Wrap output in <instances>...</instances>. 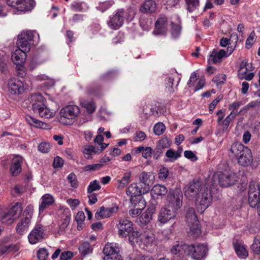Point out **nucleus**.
<instances>
[{
    "mask_svg": "<svg viewBox=\"0 0 260 260\" xmlns=\"http://www.w3.org/2000/svg\"><path fill=\"white\" fill-rule=\"evenodd\" d=\"M174 81V79L172 77H167L165 79V91L170 95L175 91Z\"/></svg>",
    "mask_w": 260,
    "mask_h": 260,
    "instance_id": "72a5a7b5",
    "label": "nucleus"
},
{
    "mask_svg": "<svg viewBox=\"0 0 260 260\" xmlns=\"http://www.w3.org/2000/svg\"><path fill=\"white\" fill-rule=\"evenodd\" d=\"M78 249L81 254L84 256L91 253L92 251V248L90 243L88 242L82 243L79 246Z\"/></svg>",
    "mask_w": 260,
    "mask_h": 260,
    "instance_id": "f704fd0d",
    "label": "nucleus"
},
{
    "mask_svg": "<svg viewBox=\"0 0 260 260\" xmlns=\"http://www.w3.org/2000/svg\"><path fill=\"white\" fill-rule=\"evenodd\" d=\"M142 233H140L139 232L137 231H134V229L131 232L129 236V240L130 242H134L135 240L136 242H138V240L140 241V236L142 235Z\"/></svg>",
    "mask_w": 260,
    "mask_h": 260,
    "instance_id": "3c124183",
    "label": "nucleus"
},
{
    "mask_svg": "<svg viewBox=\"0 0 260 260\" xmlns=\"http://www.w3.org/2000/svg\"><path fill=\"white\" fill-rule=\"evenodd\" d=\"M170 206H166L161 208L158 215V220L162 223H166L171 219H174L176 216V211Z\"/></svg>",
    "mask_w": 260,
    "mask_h": 260,
    "instance_id": "f8f14e48",
    "label": "nucleus"
},
{
    "mask_svg": "<svg viewBox=\"0 0 260 260\" xmlns=\"http://www.w3.org/2000/svg\"><path fill=\"white\" fill-rule=\"evenodd\" d=\"M45 99L44 97L39 93L32 94L30 96V103L32 105V109L33 111H35L36 106L39 107L43 106L44 104Z\"/></svg>",
    "mask_w": 260,
    "mask_h": 260,
    "instance_id": "b1692460",
    "label": "nucleus"
},
{
    "mask_svg": "<svg viewBox=\"0 0 260 260\" xmlns=\"http://www.w3.org/2000/svg\"><path fill=\"white\" fill-rule=\"evenodd\" d=\"M124 13L123 9L118 10L108 22V26L113 29H117L120 28L124 22Z\"/></svg>",
    "mask_w": 260,
    "mask_h": 260,
    "instance_id": "f3484780",
    "label": "nucleus"
},
{
    "mask_svg": "<svg viewBox=\"0 0 260 260\" xmlns=\"http://www.w3.org/2000/svg\"><path fill=\"white\" fill-rule=\"evenodd\" d=\"M70 216H66V217L63 219V221L62 223L59 225V230L58 233L59 234H61L62 232H63L65 229L67 228L70 222Z\"/></svg>",
    "mask_w": 260,
    "mask_h": 260,
    "instance_id": "603ef678",
    "label": "nucleus"
},
{
    "mask_svg": "<svg viewBox=\"0 0 260 260\" xmlns=\"http://www.w3.org/2000/svg\"><path fill=\"white\" fill-rule=\"evenodd\" d=\"M154 209L153 208H148L142 214L141 216V221L146 224L150 222L152 219Z\"/></svg>",
    "mask_w": 260,
    "mask_h": 260,
    "instance_id": "e433bc0d",
    "label": "nucleus"
},
{
    "mask_svg": "<svg viewBox=\"0 0 260 260\" xmlns=\"http://www.w3.org/2000/svg\"><path fill=\"white\" fill-rule=\"evenodd\" d=\"M165 149L161 148L156 144V146L153 152V157L155 159H158L160 156L163 153Z\"/></svg>",
    "mask_w": 260,
    "mask_h": 260,
    "instance_id": "4d7b16f0",
    "label": "nucleus"
},
{
    "mask_svg": "<svg viewBox=\"0 0 260 260\" xmlns=\"http://www.w3.org/2000/svg\"><path fill=\"white\" fill-rule=\"evenodd\" d=\"M171 144V141L167 136H164L157 143V144L161 147V148H164V149L170 147Z\"/></svg>",
    "mask_w": 260,
    "mask_h": 260,
    "instance_id": "8fccbe9b",
    "label": "nucleus"
},
{
    "mask_svg": "<svg viewBox=\"0 0 260 260\" xmlns=\"http://www.w3.org/2000/svg\"><path fill=\"white\" fill-rule=\"evenodd\" d=\"M83 153L85 156L87 158H90V156L95 154H99V151H98V147L90 145L87 148H84L83 150Z\"/></svg>",
    "mask_w": 260,
    "mask_h": 260,
    "instance_id": "a19ab883",
    "label": "nucleus"
},
{
    "mask_svg": "<svg viewBox=\"0 0 260 260\" xmlns=\"http://www.w3.org/2000/svg\"><path fill=\"white\" fill-rule=\"evenodd\" d=\"M234 246L235 251L239 257L245 258L248 256V253L244 245L236 243Z\"/></svg>",
    "mask_w": 260,
    "mask_h": 260,
    "instance_id": "473e14b6",
    "label": "nucleus"
},
{
    "mask_svg": "<svg viewBox=\"0 0 260 260\" xmlns=\"http://www.w3.org/2000/svg\"><path fill=\"white\" fill-rule=\"evenodd\" d=\"M186 9L189 12H192L198 9L200 6V0H185Z\"/></svg>",
    "mask_w": 260,
    "mask_h": 260,
    "instance_id": "58836bf2",
    "label": "nucleus"
},
{
    "mask_svg": "<svg viewBox=\"0 0 260 260\" xmlns=\"http://www.w3.org/2000/svg\"><path fill=\"white\" fill-rule=\"evenodd\" d=\"M166 156L169 158L170 161H174L181 156L180 153L175 152L172 149H169L166 152Z\"/></svg>",
    "mask_w": 260,
    "mask_h": 260,
    "instance_id": "37998d69",
    "label": "nucleus"
},
{
    "mask_svg": "<svg viewBox=\"0 0 260 260\" xmlns=\"http://www.w3.org/2000/svg\"><path fill=\"white\" fill-rule=\"evenodd\" d=\"M212 199L211 189L206 188L201 193V200L197 206L198 211L201 213L204 212L210 206Z\"/></svg>",
    "mask_w": 260,
    "mask_h": 260,
    "instance_id": "9d476101",
    "label": "nucleus"
},
{
    "mask_svg": "<svg viewBox=\"0 0 260 260\" xmlns=\"http://www.w3.org/2000/svg\"><path fill=\"white\" fill-rule=\"evenodd\" d=\"M48 255L49 252L45 248H40L37 252V257L39 260H47Z\"/></svg>",
    "mask_w": 260,
    "mask_h": 260,
    "instance_id": "09e8293b",
    "label": "nucleus"
},
{
    "mask_svg": "<svg viewBox=\"0 0 260 260\" xmlns=\"http://www.w3.org/2000/svg\"><path fill=\"white\" fill-rule=\"evenodd\" d=\"M35 111L34 113L39 114L41 117L45 118H49L52 117L54 115V113L48 109L45 105L38 108L37 106L35 108Z\"/></svg>",
    "mask_w": 260,
    "mask_h": 260,
    "instance_id": "a878e982",
    "label": "nucleus"
},
{
    "mask_svg": "<svg viewBox=\"0 0 260 260\" xmlns=\"http://www.w3.org/2000/svg\"><path fill=\"white\" fill-rule=\"evenodd\" d=\"M181 27L180 24L171 23V34L174 38H177L180 34Z\"/></svg>",
    "mask_w": 260,
    "mask_h": 260,
    "instance_id": "a18cd8bd",
    "label": "nucleus"
},
{
    "mask_svg": "<svg viewBox=\"0 0 260 260\" xmlns=\"http://www.w3.org/2000/svg\"><path fill=\"white\" fill-rule=\"evenodd\" d=\"M256 192H259V189L258 184L255 182H250L248 188V194H253L256 193Z\"/></svg>",
    "mask_w": 260,
    "mask_h": 260,
    "instance_id": "5fc2aeb1",
    "label": "nucleus"
},
{
    "mask_svg": "<svg viewBox=\"0 0 260 260\" xmlns=\"http://www.w3.org/2000/svg\"><path fill=\"white\" fill-rule=\"evenodd\" d=\"M184 155L186 158L190 159L192 161H196L198 159L197 156L195 154L190 150L185 151L184 152Z\"/></svg>",
    "mask_w": 260,
    "mask_h": 260,
    "instance_id": "0e129e2a",
    "label": "nucleus"
},
{
    "mask_svg": "<svg viewBox=\"0 0 260 260\" xmlns=\"http://www.w3.org/2000/svg\"><path fill=\"white\" fill-rule=\"evenodd\" d=\"M231 156H235L238 163L242 166H248L252 162L253 157L251 150L240 143H234L230 150Z\"/></svg>",
    "mask_w": 260,
    "mask_h": 260,
    "instance_id": "f257e3e1",
    "label": "nucleus"
},
{
    "mask_svg": "<svg viewBox=\"0 0 260 260\" xmlns=\"http://www.w3.org/2000/svg\"><path fill=\"white\" fill-rule=\"evenodd\" d=\"M108 212L107 208L102 206L100 207L99 211H97L95 214V217L98 220L109 217L110 215Z\"/></svg>",
    "mask_w": 260,
    "mask_h": 260,
    "instance_id": "79ce46f5",
    "label": "nucleus"
},
{
    "mask_svg": "<svg viewBox=\"0 0 260 260\" xmlns=\"http://www.w3.org/2000/svg\"><path fill=\"white\" fill-rule=\"evenodd\" d=\"M41 200V204L39 206L40 212H43L47 207L51 205L54 202L53 197L49 194L44 195Z\"/></svg>",
    "mask_w": 260,
    "mask_h": 260,
    "instance_id": "7c9ffc66",
    "label": "nucleus"
},
{
    "mask_svg": "<svg viewBox=\"0 0 260 260\" xmlns=\"http://www.w3.org/2000/svg\"><path fill=\"white\" fill-rule=\"evenodd\" d=\"M22 212V207L21 204L19 203H17L3 216L2 218L3 221L4 222H6L8 224L12 223L14 222V220L18 218L21 215Z\"/></svg>",
    "mask_w": 260,
    "mask_h": 260,
    "instance_id": "1a4fd4ad",
    "label": "nucleus"
},
{
    "mask_svg": "<svg viewBox=\"0 0 260 260\" xmlns=\"http://www.w3.org/2000/svg\"><path fill=\"white\" fill-rule=\"evenodd\" d=\"M25 119L29 124L35 127L43 129L48 128L49 125L47 123L42 122L30 115L26 116Z\"/></svg>",
    "mask_w": 260,
    "mask_h": 260,
    "instance_id": "bb28decb",
    "label": "nucleus"
},
{
    "mask_svg": "<svg viewBox=\"0 0 260 260\" xmlns=\"http://www.w3.org/2000/svg\"><path fill=\"white\" fill-rule=\"evenodd\" d=\"M132 173L130 171L125 173L122 179L118 181L117 188L119 189L123 188L130 181V178Z\"/></svg>",
    "mask_w": 260,
    "mask_h": 260,
    "instance_id": "ea45409f",
    "label": "nucleus"
},
{
    "mask_svg": "<svg viewBox=\"0 0 260 260\" xmlns=\"http://www.w3.org/2000/svg\"><path fill=\"white\" fill-rule=\"evenodd\" d=\"M222 98L223 95H220L212 102L209 106V110L210 112H212L214 111L216 105L222 99Z\"/></svg>",
    "mask_w": 260,
    "mask_h": 260,
    "instance_id": "680f3d73",
    "label": "nucleus"
},
{
    "mask_svg": "<svg viewBox=\"0 0 260 260\" xmlns=\"http://www.w3.org/2000/svg\"><path fill=\"white\" fill-rule=\"evenodd\" d=\"M73 256V253L71 251H64L61 253L59 260H69Z\"/></svg>",
    "mask_w": 260,
    "mask_h": 260,
    "instance_id": "774afa93",
    "label": "nucleus"
},
{
    "mask_svg": "<svg viewBox=\"0 0 260 260\" xmlns=\"http://www.w3.org/2000/svg\"><path fill=\"white\" fill-rule=\"evenodd\" d=\"M33 0H18L16 9L20 11H28L34 6Z\"/></svg>",
    "mask_w": 260,
    "mask_h": 260,
    "instance_id": "393cba45",
    "label": "nucleus"
},
{
    "mask_svg": "<svg viewBox=\"0 0 260 260\" xmlns=\"http://www.w3.org/2000/svg\"><path fill=\"white\" fill-rule=\"evenodd\" d=\"M142 192V187L135 183L131 184L126 189L127 194L132 197L141 196Z\"/></svg>",
    "mask_w": 260,
    "mask_h": 260,
    "instance_id": "cd10ccee",
    "label": "nucleus"
},
{
    "mask_svg": "<svg viewBox=\"0 0 260 260\" xmlns=\"http://www.w3.org/2000/svg\"><path fill=\"white\" fill-rule=\"evenodd\" d=\"M146 137V135L144 132L139 131L135 134L134 139L135 141H142L145 139Z\"/></svg>",
    "mask_w": 260,
    "mask_h": 260,
    "instance_id": "69168bd1",
    "label": "nucleus"
},
{
    "mask_svg": "<svg viewBox=\"0 0 260 260\" xmlns=\"http://www.w3.org/2000/svg\"><path fill=\"white\" fill-rule=\"evenodd\" d=\"M260 200V193L259 192L253 194H248V202L249 205L252 207H255Z\"/></svg>",
    "mask_w": 260,
    "mask_h": 260,
    "instance_id": "4c0bfd02",
    "label": "nucleus"
},
{
    "mask_svg": "<svg viewBox=\"0 0 260 260\" xmlns=\"http://www.w3.org/2000/svg\"><path fill=\"white\" fill-rule=\"evenodd\" d=\"M117 228L118 229V234L119 236L125 238L129 235L131 232L133 230V222L127 219L122 218L119 220L117 224Z\"/></svg>",
    "mask_w": 260,
    "mask_h": 260,
    "instance_id": "9b49d317",
    "label": "nucleus"
},
{
    "mask_svg": "<svg viewBox=\"0 0 260 260\" xmlns=\"http://www.w3.org/2000/svg\"><path fill=\"white\" fill-rule=\"evenodd\" d=\"M35 31L26 30L22 31L18 35L17 46L19 49L24 51H29L30 48V42L33 41Z\"/></svg>",
    "mask_w": 260,
    "mask_h": 260,
    "instance_id": "423d86ee",
    "label": "nucleus"
},
{
    "mask_svg": "<svg viewBox=\"0 0 260 260\" xmlns=\"http://www.w3.org/2000/svg\"><path fill=\"white\" fill-rule=\"evenodd\" d=\"M28 52V51H24L23 49H19L18 48L12 55V61L17 66L22 65L26 59V53Z\"/></svg>",
    "mask_w": 260,
    "mask_h": 260,
    "instance_id": "4be33fe9",
    "label": "nucleus"
},
{
    "mask_svg": "<svg viewBox=\"0 0 260 260\" xmlns=\"http://www.w3.org/2000/svg\"><path fill=\"white\" fill-rule=\"evenodd\" d=\"M80 112L79 107L76 105L66 106L60 111V121L65 124H69L77 118Z\"/></svg>",
    "mask_w": 260,
    "mask_h": 260,
    "instance_id": "20e7f679",
    "label": "nucleus"
},
{
    "mask_svg": "<svg viewBox=\"0 0 260 260\" xmlns=\"http://www.w3.org/2000/svg\"><path fill=\"white\" fill-rule=\"evenodd\" d=\"M50 145L46 142L41 143L38 146V150L42 153H48L50 150Z\"/></svg>",
    "mask_w": 260,
    "mask_h": 260,
    "instance_id": "e2e57ef3",
    "label": "nucleus"
},
{
    "mask_svg": "<svg viewBox=\"0 0 260 260\" xmlns=\"http://www.w3.org/2000/svg\"><path fill=\"white\" fill-rule=\"evenodd\" d=\"M168 192V189L166 187L161 184L155 185L151 190V193L153 196H164Z\"/></svg>",
    "mask_w": 260,
    "mask_h": 260,
    "instance_id": "2f4dec72",
    "label": "nucleus"
},
{
    "mask_svg": "<svg viewBox=\"0 0 260 260\" xmlns=\"http://www.w3.org/2000/svg\"><path fill=\"white\" fill-rule=\"evenodd\" d=\"M237 177L234 173L225 174L221 172H218L214 174L211 180L212 184L210 185L211 189H217L218 185L221 186L228 187L235 184Z\"/></svg>",
    "mask_w": 260,
    "mask_h": 260,
    "instance_id": "f03ea898",
    "label": "nucleus"
},
{
    "mask_svg": "<svg viewBox=\"0 0 260 260\" xmlns=\"http://www.w3.org/2000/svg\"><path fill=\"white\" fill-rule=\"evenodd\" d=\"M9 91L13 94H19L24 91L23 83L19 80H11L8 83Z\"/></svg>",
    "mask_w": 260,
    "mask_h": 260,
    "instance_id": "412c9836",
    "label": "nucleus"
},
{
    "mask_svg": "<svg viewBox=\"0 0 260 260\" xmlns=\"http://www.w3.org/2000/svg\"><path fill=\"white\" fill-rule=\"evenodd\" d=\"M188 245L182 242H177L173 246L171 249L173 254L178 255L179 257H183L185 254L187 255Z\"/></svg>",
    "mask_w": 260,
    "mask_h": 260,
    "instance_id": "5701e85b",
    "label": "nucleus"
},
{
    "mask_svg": "<svg viewBox=\"0 0 260 260\" xmlns=\"http://www.w3.org/2000/svg\"><path fill=\"white\" fill-rule=\"evenodd\" d=\"M153 150L151 147H146L144 148L142 152V155L143 157L147 159L151 157L152 154L153 155Z\"/></svg>",
    "mask_w": 260,
    "mask_h": 260,
    "instance_id": "bf43d9fd",
    "label": "nucleus"
},
{
    "mask_svg": "<svg viewBox=\"0 0 260 260\" xmlns=\"http://www.w3.org/2000/svg\"><path fill=\"white\" fill-rule=\"evenodd\" d=\"M156 9L155 2L153 0L146 1L141 6L140 11L142 13L154 12Z\"/></svg>",
    "mask_w": 260,
    "mask_h": 260,
    "instance_id": "c85d7f7f",
    "label": "nucleus"
},
{
    "mask_svg": "<svg viewBox=\"0 0 260 260\" xmlns=\"http://www.w3.org/2000/svg\"><path fill=\"white\" fill-rule=\"evenodd\" d=\"M198 76L196 72H193L191 73L189 80L187 82V85L189 87H191L192 86H194L195 84L196 81L197 80Z\"/></svg>",
    "mask_w": 260,
    "mask_h": 260,
    "instance_id": "338daca9",
    "label": "nucleus"
},
{
    "mask_svg": "<svg viewBox=\"0 0 260 260\" xmlns=\"http://www.w3.org/2000/svg\"><path fill=\"white\" fill-rule=\"evenodd\" d=\"M105 256L103 260H122L120 254V248L116 243H107L103 251Z\"/></svg>",
    "mask_w": 260,
    "mask_h": 260,
    "instance_id": "0eeeda50",
    "label": "nucleus"
},
{
    "mask_svg": "<svg viewBox=\"0 0 260 260\" xmlns=\"http://www.w3.org/2000/svg\"><path fill=\"white\" fill-rule=\"evenodd\" d=\"M247 107H244L243 109L238 112H231L230 114L225 117V118L222 122V129L223 131L226 130L230 125V122L235 119L236 116L240 114L243 110H247Z\"/></svg>",
    "mask_w": 260,
    "mask_h": 260,
    "instance_id": "c756f323",
    "label": "nucleus"
},
{
    "mask_svg": "<svg viewBox=\"0 0 260 260\" xmlns=\"http://www.w3.org/2000/svg\"><path fill=\"white\" fill-rule=\"evenodd\" d=\"M202 183L199 180H193L184 187L185 195L188 198H196L201 191Z\"/></svg>",
    "mask_w": 260,
    "mask_h": 260,
    "instance_id": "2eb2a0df",
    "label": "nucleus"
},
{
    "mask_svg": "<svg viewBox=\"0 0 260 260\" xmlns=\"http://www.w3.org/2000/svg\"><path fill=\"white\" fill-rule=\"evenodd\" d=\"M67 179L72 187L76 188L78 186V181L75 174L73 173H70L68 175Z\"/></svg>",
    "mask_w": 260,
    "mask_h": 260,
    "instance_id": "6e6d98bb",
    "label": "nucleus"
},
{
    "mask_svg": "<svg viewBox=\"0 0 260 260\" xmlns=\"http://www.w3.org/2000/svg\"><path fill=\"white\" fill-rule=\"evenodd\" d=\"M255 36V34L254 31H252L250 35L247 38L246 41V44L245 46L246 48L247 49H249L251 47L252 44H253L254 40V37Z\"/></svg>",
    "mask_w": 260,
    "mask_h": 260,
    "instance_id": "13d9d810",
    "label": "nucleus"
},
{
    "mask_svg": "<svg viewBox=\"0 0 260 260\" xmlns=\"http://www.w3.org/2000/svg\"><path fill=\"white\" fill-rule=\"evenodd\" d=\"M23 160V158L20 155H15L14 156L10 169L12 176H16L21 172V164Z\"/></svg>",
    "mask_w": 260,
    "mask_h": 260,
    "instance_id": "a211bd4d",
    "label": "nucleus"
},
{
    "mask_svg": "<svg viewBox=\"0 0 260 260\" xmlns=\"http://www.w3.org/2000/svg\"><path fill=\"white\" fill-rule=\"evenodd\" d=\"M168 205L171 208L178 210L182 205V196L178 191H170L167 196Z\"/></svg>",
    "mask_w": 260,
    "mask_h": 260,
    "instance_id": "dca6fc26",
    "label": "nucleus"
},
{
    "mask_svg": "<svg viewBox=\"0 0 260 260\" xmlns=\"http://www.w3.org/2000/svg\"><path fill=\"white\" fill-rule=\"evenodd\" d=\"M104 165L103 164H95L86 165L83 168V171L85 172L96 171L101 169Z\"/></svg>",
    "mask_w": 260,
    "mask_h": 260,
    "instance_id": "c03bdc74",
    "label": "nucleus"
},
{
    "mask_svg": "<svg viewBox=\"0 0 260 260\" xmlns=\"http://www.w3.org/2000/svg\"><path fill=\"white\" fill-rule=\"evenodd\" d=\"M32 215V209L31 207L27 206L23 212V215L25 217L21 219L16 227V232L19 235H23L27 231L30 223Z\"/></svg>",
    "mask_w": 260,
    "mask_h": 260,
    "instance_id": "6e6552de",
    "label": "nucleus"
},
{
    "mask_svg": "<svg viewBox=\"0 0 260 260\" xmlns=\"http://www.w3.org/2000/svg\"><path fill=\"white\" fill-rule=\"evenodd\" d=\"M101 185L98 180H95L91 182L87 187V192L89 193H92L95 190H99L101 189Z\"/></svg>",
    "mask_w": 260,
    "mask_h": 260,
    "instance_id": "de8ad7c7",
    "label": "nucleus"
},
{
    "mask_svg": "<svg viewBox=\"0 0 260 260\" xmlns=\"http://www.w3.org/2000/svg\"><path fill=\"white\" fill-rule=\"evenodd\" d=\"M251 249L254 254H260V238L254 239Z\"/></svg>",
    "mask_w": 260,
    "mask_h": 260,
    "instance_id": "864d4df0",
    "label": "nucleus"
},
{
    "mask_svg": "<svg viewBox=\"0 0 260 260\" xmlns=\"http://www.w3.org/2000/svg\"><path fill=\"white\" fill-rule=\"evenodd\" d=\"M186 222L189 227V233L194 238L199 236L201 231L199 227V221L196 214L194 209L189 208L186 211Z\"/></svg>",
    "mask_w": 260,
    "mask_h": 260,
    "instance_id": "7ed1b4c3",
    "label": "nucleus"
},
{
    "mask_svg": "<svg viewBox=\"0 0 260 260\" xmlns=\"http://www.w3.org/2000/svg\"><path fill=\"white\" fill-rule=\"evenodd\" d=\"M166 129V126L162 122H158L155 124L153 127L154 134L157 136L162 134Z\"/></svg>",
    "mask_w": 260,
    "mask_h": 260,
    "instance_id": "49530a36",
    "label": "nucleus"
},
{
    "mask_svg": "<svg viewBox=\"0 0 260 260\" xmlns=\"http://www.w3.org/2000/svg\"><path fill=\"white\" fill-rule=\"evenodd\" d=\"M154 240V236L152 234L142 233L140 236V241L145 245L148 246L151 245Z\"/></svg>",
    "mask_w": 260,
    "mask_h": 260,
    "instance_id": "c9c22d12",
    "label": "nucleus"
},
{
    "mask_svg": "<svg viewBox=\"0 0 260 260\" xmlns=\"http://www.w3.org/2000/svg\"><path fill=\"white\" fill-rule=\"evenodd\" d=\"M208 248L206 244L188 245L187 255L195 260H201L207 256Z\"/></svg>",
    "mask_w": 260,
    "mask_h": 260,
    "instance_id": "39448f33",
    "label": "nucleus"
},
{
    "mask_svg": "<svg viewBox=\"0 0 260 260\" xmlns=\"http://www.w3.org/2000/svg\"><path fill=\"white\" fill-rule=\"evenodd\" d=\"M154 176L151 172H142L139 176L140 182L145 186L143 191V193H146L150 189V184L153 183Z\"/></svg>",
    "mask_w": 260,
    "mask_h": 260,
    "instance_id": "6ab92c4d",
    "label": "nucleus"
},
{
    "mask_svg": "<svg viewBox=\"0 0 260 260\" xmlns=\"http://www.w3.org/2000/svg\"><path fill=\"white\" fill-rule=\"evenodd\" d=\"M226 80V76L224 74H219L215 76L212 81L217 84H220L223 83Z\"/></svg>",
    "mask_w": 260,
    "mask_h": 260,
    "instance_id": "052dcab7",
    "label": "nucleus"
},
{
    "mask_svg": "<svg viewBox=\"0 0 260 260\" xmlns=\"http://www.w3.org/2000/svg\"><path fill=\"white\" fill-rule=\"evenodd\" d=\"M235 46L231 45L227 48L226 51L221 49L219 52L213 50L210 55L208 61L209 63H216L220 62L222 57L230 55L234 51Z\"/></svg>",
    "mask_w": 260,
    "mask_h": 260,
    "instance_id": "ddd939ff",
    "label": "nucleus"
},
{
    "mask_svg": "<svg viewBox=\"0 0 260 260\" xmlns=\"http://www.w3.org/2000/svg\"><path fill=\"white\" fill-rule=\"evenodd\" d=\"M44 229L42 225L37 224L28 236L29 243L35 244L44 238Z\"/></svg>",
    "mask_w": 260,
    "mask_h": 260,
    "instance_id": "4468645a",
    "label": "nucleus"
},
{
    "mask_svg": "<svg viewBox=\"0 0 260 260\" xmlns=\"http://www.w3.org/2000/svg\"><path fill=\"white\" fill-rule=\"evenodd\" d=\"M167 18L166 16L159 18L155 22V28L153 31L154 35H164L167 31Z\"/></svg>",
    "mask_w": 260,
    "mask_h": 260,
    "instance_id": "aec40b11",
    "label": "nucleus"
}]
</instances>
